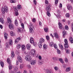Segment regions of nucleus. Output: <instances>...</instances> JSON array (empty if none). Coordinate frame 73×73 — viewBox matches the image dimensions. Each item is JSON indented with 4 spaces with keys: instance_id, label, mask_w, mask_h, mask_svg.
Returning <instances> with one entry per match:
<instances>
[{
    "instance_id": "1",
    "label": "nucleus",
    "mask_w": 73,
    "mask_h": 73,
    "mask_svg": "<svg viewBox=\"0 0 73 73\" xmlns=\"http://www.w3.org/2000/svg\"><path fill=\"white\" fill-rule=\"evenodd\" d=\"M7 20L8 23L10 24L9 26V29H11L12 30L13 29H14V25H13V24L11 23L12 22V20H11L9 17L7 19Z\"/></svg>"
},
{
    "instance_id": "2",
    "label": "nucleus",
    "mask_w": 73,
    "mask_h": 73,
    "mask_svg": "<svg viewBox=\"0 0 73 73\" xmlns=\"http://www.w3.org/2000/svg\"><path fill=\"white\" fill-rule=\"evenodd\" d=\"M45 40L42 38H41L40 39L39 42L38 44V46L39 48H42V44L44 42Z\"/></svg>"
},
{
    "instance_id": "3",
    "label": "nucleus",
    "mask_w": 73,
    "mask_h": 73,
    "mask_svg": "<svg viewBox=\"0 0 73 73\" xmlns=\"http://www.w3.org/2000/svg\"><path fill=\"white\" fill-rule=\"evenodd\" d=\"M1 10L3 14L5 13V12H8V7L7 6H5L4 8L3 7L2 8Z\"/></svg>"
},
{
    "instance_id": "4",
    "label": "nucleus",
    "mask_w": 73,
    "mask_h": 73,
    "mask_svg": "<svg viewBox=\"0 0 73 73\" xmlns=\"http://www.w3.org/2000/svg\"><path fill=\"white\" fill-rule=\"evenodd\" d=\"M49 45L50 46H54L55 49H57V46L56 44H54V43L53 42H50L49 43Z\"/></svg>"
},
{
    "instance_id": "5",
    "label": "nucleus",
    "mask_w": 73,
    "mask_h": 73,
    "mask_svg": "<svg viewBox=\"0 0 73 73\" xmlns=\"http://www.w3.org/2000/svg\"><path fill=\"white\" fill-rule=\"evenodd\" d=\"M36 50L35 49H32L31 50L30 53L31 55H32V56H34L36 54Z\"/></svg>"
},
{
    "instance_id": "6",
    "label": "nucleus",
    "mask_w": 73,
    "mask_h": 73,
    "mask_svg": "<svg viewBox=\"0 0 73 73\" xmlns=\"http://www.w3.org/2000/svg\"><path fill=\"white\" fill-rule=\"evenodd\" d=\"M17 7H13V9H14V11L15 12V15L16 16H18V15H19V13L17 12L19 11V9H17Z\"/></svg>"
},
{
    "instance_id": "7",
    "label": "nucleus",
    "mask_w": 73,
    "mask_h": 73,
    "mask_svg": "<svg viewBox=\"0 0 73 73\" xmlns=\"http://www.w3.org/2000/svg\"><path fill=\"white\" fill-rule=\"evenodd\" d=\"M25 58L26 60L28 61H31V57L29 55H26L25 57Z\"/></svg>"
},
{
    "instance_id": "8",
    "label": "nucleus",
    "mask_w": 73,
    "mask_h": 73,
    "mask_svg": "<svg viewBox=\"0 0 73 73\" xmlns=\"http://www.w3.org/2000/svg\"><path fill=\"white\" fill-rule=\"evenodd\" d=\"M64 42L65 43L64 44V46L66 48H69V46H68V40H67V39H64Z\"/></svg>"
},
{
    "instance_id": "9",
    "label": "nucleus",
    "mask_w": 73,
    "mask_h": 73,
    "mask_svg": "<svg viewBox=\"0 0 73 73\" xmlns=\"http://www.w3.org/2000/svg\"><path fill=\"white\" fill-rule=\"evenodd\" d=\"M26 48L28 50H30L31 49V44H28L26 45Z\"/></svg>"
},
{
    "instance_id": "10",
    "label": "nucleus",
    "mask_w": 73,
    "mask_h": 73,
    "mask_svg": "<svg viewBox=\"0 0 73 73\" xmlns=\"http://www.w3.org/2000/svg\"><path fill=\"white\" fill-rule=\"evenodd\" d=\"M66 5L67 6V9L68 10H70V9H72V6H71V5H70L67 4Z\"/></svg>"
},
{
    "instance_id": "11",
    "label": "nucleus",
    "mask_w": 73,
    "mask_h": 73,
    "mask_svg": "<svg viewBox=\"0 0 73 73\" xmlns=\"http://www.w3.org/2000/svg\"><path fill=\"white\" fill-rule=\"evenodd\" d=\"M17 58L18 61H19L20 62H22V59H21V58L20 56H18L17 57Z\"/></svg>"
},
{
    "instance_id": "12",
    "label": "nucleus",
    "mask_w": 73,
    "mask_h": 73,
    "mask_svg": "<svg viewBox=\"0 0 73 73\" xmlns=\"http://www.w3.org/2000/svg\"><path fill=\"white\" fill-rule=\"evenodd\" d=\"M36 60H32L31 62V64H36Z\"/></svg>"
},
{
    "instance_id": "13",
    "label": "nucleus",
    "mask_w": 73,
    "mask_h": 73,
    "mask_svg": "<svg viewBox=\"0 0 73 73\" xmlns=\"http://www.w3.org/2000/svg\"><path fill=\"white\" fill-rule=\"evenodd\" d=\"M21 40V38H20V37H19V38H17L15 40V43L17 44V42H18L19 41V40Z\"/></svg>"
},
{
    "instance_id": "14",
    "label": "nucleus",
    "mask_w": 73,
    "mask_h": 73,
    "mask_svg": "<svg viewBox=\"0 0 73 73\" xmlns=\"http://www.w3.org/2000/svg\"><path fill=\"white\" fill-rule=\"evenodd\" d=\"M21 49L22 51H24L25 48H26V47L24 45H22L21 46Z\"/></svg>"
},
{
    "instance_id": "15",
    "label": "nucleus",
    "mask_w": 73,
    "mask_h": 73,
    "mask_svg": "<svg viewBox=\"0 0 73 73\" xmlns=\"http://www.w3.org/2000/svg\"><path fill=\"white\" fill-rule=\"evenodd\" d=\"M46 10L47 12H50V8L49 7H46Z\"/></svg>"
},
{
    "instance_id": "16",
    "label": "nucleus",
    "mask_w": 73,
    "mask_h": 73,
    "mask_svg": "<svg viewBox=\"0 0 73 73\" xmlns=\"http://www.w3.org/2000/svg\"><path fill=\"white\" fill-rule=\"evenodd\" d=\"M54 37H55L56 38L58 39V35L57 34V33H54Z\"/></svg>"
},
{
    "instance_id": "17",
    "label": "nucleus",
    "mask_w": 73,
    "mask_h": 73,
    "mask_svg": "<svg viewBox=\"0 0 73 73\" xmlns=\"http://www.w3.org/2000/svg\"><path fill=\"white\" fill-rule=\"evenodd\" d=\"M0 22H1L2 24H4V19L2 18H0Z\"/></svg>"
},
{
    "instance_id": "18",
    "label": "nucleus",
    "mask_w": 73,
    "mask_h": 73,
    "mask_svg": "<svg viewBox=\"0 0 73 73\" xmlns=\"http://www.w3.org/2000/svg\"><path fill=\"white\" fill-rule=\"evenodd\" d=\"M54 15L56 16L57 18L58 19H60V18L61 17L59 13H58L57 15H56V14L55 13H54Z\"/></svg>"
},
{
    "instance_id": "19",
    "label": "nucleus",
    "mask_w": 73,
    "mask_h": 73,
    "mask_svg": "<svg viewBox=\"0 0 73 73\" xmlns=\"http://www.w3.org/2000/svg\"><path fill=\"white\" fill-rule=\"evenodd\" d=\"M63 33V37L64 38H65V36L66 35V32L65 31H63L62 32Z\"/></svg>"
},
{
    "instance_id": "20",
    "label": "nucleus",
    "mask_w": 73,
    "mask_h": 73,
    "mask_svg": "<svg viewBox=\"0 0 73 73\" xmlns=\"http://www.w3.org/2000/svg\"><path fill=\"white\" fill-rule=\"evenodd\" d=\"M43 47L44 49H47L48 48V45L46 44H44L43 46Z\"/></svg>"
},
{
    "instance_id": "21",
    "label": "nucleus",
    "mask_w": 73,
    "mask_h": 73,
    "mask_svg": "<svg viewBox=\"0 0 73 73\" xmlns=\"http://www.w3.org/2000/svg\"><path fill=\"white\" fill-rule=\"evenodd\" d=\"M30 42L31 44H33L34 42V40H33V38H30Z\"/></svg>"
},
{
    "instance_id": "22",
    "label": "nucleus",
    "mask_w": 73,
    "mask_h": 73,
    "mask_svg": "<svg viewBox=\"0 0 73 73\" xmlns=\"http://www.w3.org/2000/svg\"><path fill=\"white\" fill-rule=\"evenodd\" d=\"M58 25L60 29H62V24L60 23H59Z\"/></svg>"
},
{
    "instance_id": "23",
    "label": "nucleus",
    "mask_w": 73,
    "mask_h": 73,
    "mask_svg": "<svg viewBox=\"0 0 73 73\" xmlns=\"http://www.w3.org/2000/svg\"><path fill=\"white\" fill-rule=\"evenodd\" d=\"M70 70V67L67 68L66 69V72H69Z\"/></svg>"
},
{
    "instance_id": "24",
    "label": "nucleus",
    "mask_w": 73,
    "mask_h": 73,
    "mask_svg": "<svg viewBox=\"0 0 73 73\" xmlns=\"http://www.w3.org/2000/svg\"><path fill=\"white\" fill-rule=\"evenodd\" d=\"M17 9H21L22 7H21V5H18L17 6Z\"/></svg>"
},
{
    "instance_id": "25",
    "label": "nucleus",
    "mask_w": 73,
    "mask_h": 73,
    "mask_svg": "<svg viewBox=\"0 0 73 73\" xmlns=\"http://www.w3.org/2000/svg\"><path fill=\"white\" fill-rule=\"evenodd\" d=\"M70 41L71 44H73V38L71 37L70 38Z\"/></svg>"
},
{
    "instance_id": "26",
    "label": "nucleus",
    "mask_w": 73,
    "mask_h": 73,
    "mask_svg": "<svg viewBox=\"0 0 73 73\" xmlns=\"http://www.w3.org/2000/svg\"><path fill=\"white\" fill-rule=\"evenodd\" d=\"M7 62H8V64H11V61L10 60V59H9V58H8L7 59Z\"/></svg>"
},
{
    "instance_id": "27",
    "label": "nucleus",
    "mask_w": 73,
    "mask_h": 73,
    "mask_svg": "<svg viewBox=\"0 0 73 73\" xmlns=\"http://www.w3.org/2000/svg\"><path fill=\"white\" fill-rule=\"evenodd\" d=\"M4 35L5 38L7 40V33H4Z\"/></svg>"
},
{
    "instance_id": "28",
    "label": "nucleus",
    "mask_w": 73,
    "mask_h": 73,
    "mask_svg": "<svg viewBox=\"0 0 73 73\" xmlns=\"http://www.w3.org/2000/svg\"><path fill=\"white\" fill-rule=\"evenodd\" d=\"M59 46L60 47V49H61V50H63V49H64V47H63V46H62V45L59 44Z\"/></svg>"
},
{
    "instance_id": "29",
    "label": "nucleus",
    "mask_w": 73,
    "mask_h": 73,
    "mask_svg": "<svg viewBox=\"0 0 73 73\" xmlns=\"http://www.w3.org/2000/svg\"><path fill=\"white\" fill-rule=\"evenodd\" d=\"M44 30L45 32H48V28L47 27L45 28L44 29Z\"/></svg>"
},
{
    "instance_id": "30",
    "label": "nucleus",
    "mask_w": 73,
    "mask_h": 73,
    "mask_svg": "<svg viewBox=\"0 0 73 73\" xmlns=\"http://www.w3.org/2000/svg\"><path fill=\"white\" fill-rule=\"evenodd\" d=\"M46 38L47 41H49L50 40V37L49 36L47 35L46 36Z\"/></svg>"
},
{
    "instance_id": "31",
    "label": "nucleus",
    "mask_w": 73,
    "mask_h": 73,
    "mask_svg": "<svg viewBox=\"0 0 73 73\" xmlns=\"http://www.w3.org/2000/svg\"><path fill=\"white\" fill-rule=\"evenodd\" d=\"M59 60L60 62H61V63H62V64H63L64 63V61H63L62 59L61 58H60L59 59Z\"/></svg>"
},
{
    "instance_id": "32",
    "label": "nucleus",
    "mask_w": 73,
    "mask_h": 73,
    "mask_svg": "<svg viewBox=\"0 0 73 73\" xmlns=\"http://www.w3.org/2000/svg\"><path fill=\"white\" fill-rule=\"evenodd\" d=\"M15 23L16 26H18V23H17V19H15Z\"/></svg>"
},
{
    "instance_id": "33",
    "label": "nucleus",
    "mask_w": 73,
    "mask_h": 73,
    "mask_svg": "<svg viewBox=\"0 0 73 73\" xmlns=\"http://www.w3.org/2000/svg\"><path fill=\"white\" fill-rule=\"evenodd\" d=\"M10 35L11 36H15V33L12 31H11Z\"/></svg>"
},
{
    "instance_id": "34",
    "label": "nucleus",
    "mask_w": 73,
    "mask_h": 73,
    "mask_svg": "<svg viewBox=\"0 0 73 73\" xmlns=\"http://www.w3.org/2000/svg\"><path fill=\"white\" fill-rule=\"evenodd\" d=\"M9 44L10 45H12V40L10 39L9 40Z\"/></svg>"
},
{
    "instance_id": "35",
    "label": "nucleus",
    "mask_w": 73,
    "mask_h": 73,
    "mask_svg": "<svg viewBox=\"0 0 73 73\" xmlns=\"http://www.w3.org/2000/svg\"><path fill=\"white\" fill-rule=\"evenodd\" d=\"M18 31L19 32H21L23 31V29L21 28H19L18 29Z\"/></svg>"
},
{
    "instance_id": "36",
    "label": "nucleus",
    "mask_w": 73,
    "mask_h": 73,
    "mask_svg": "<svg viewBox=\"0 0 73 73\" xmlns=\"http://www.w3.org/2000/svg\"><path fill=\"white\" fill-rule=\"evenodd\" d=\"M46 13L48 16H49V17H50V16H51L50 13V12H49V11H47Z\"/></svg>"
},
{
    "instance_id": "37",
    "label": "nucleus",
    "mask_w": 73,
    "mask_h": 73,
    "mask_svg": "<svg viewBox=\"0 0 73 73\" xmlns=\"http://www.w3.org/2000/svg\"><path fill=\"white\" fill-rule=\"evenodd\" d=\"M11 55L12 58H13L15 56V54L13 53V51H12Z\"/></svg>"
},
{
    "instance_id": "38",
    "label": "nucleus",
    "mask_w": 73,
    "mask_h": 73,
    "mask_svg": "<svg viewBox=\"0 0 73 73\" xmlns=\"http://www.w3.org/2000/svg\"><path fill=\"white\" fill-rule=\"evenodd\" d=\"M52 59L54 60L57 61L58 60V58L57 57H54L52 58Z\"/></svg>"
},
{
    "instance_id": "39",
    "label": "nucleus",
    "mask_w": 73,
    "mask_h": 73,
    "mask_svg": "<svg viewBox=\"0 0 73 73\" xmlns=\"http://www.w3.org/2000/svg\"><path fill=\"white\" fill-rule=\"evenodd\" d=\"M9 70H11L12 68V65L11 64H9Z\"/></svg>"
},
{
    "instance_id": "40",
    "label": "nucleus",
    "mask_w": 73,
    "mask_h": 73,
    "mask_svg": "<svg viewBox=\"0 0 73 73\" xmlns=\"http://www.w3.org/2000/svg\"><path fill=\"white\" fill-rule=\"evenodd\" d=\"M20 48H21V46L20 45V44H18L17 45V49H20Z\"/></svg>"
},
{
    "instance_id": "41",
    "label": "nucleus",
    "mask_w": 73,
    "mask_h": 73,
    "mask_svg": "<svg viewBox=\"0 0 73 73\" xmlns=\"http://www.w3.org/2000/svg\"><path fill=\"white\" fill-rule=\"evenodd\" d=\"M54 69L56 71H57V70H58L59 69L58 67L57 66L54 67Z\"/></svg>"
},
{
    "instance_id": "42",
    "label": "nucleus",
    "mask_w": 73,
    "mask_h": 73,
    "mask_svg": "<svg viewBox=\"0 0 73 73\" xmlns=\"http://www.w3.org/2000/svg\"><path fill=\"white\" fill-rule=\"evenodd\" d=\"M30 32V33H32L33 32V29H31V28L29 29Z\"/></svg>"
},
{
    "instance_id": "43",
    "label": "nucleus",
    "mask_w": 73,
    "mask_h": 73,
    "mask_svg": "<svg viewBox=\"0 0 73 73\" xmlns=\"http://www.w3.org/2000/svg\"><path fill=\"white\" fill-rule=\"evenodd\" d=\"M10 2L11 3H16V1L14 0H10Z\"/></svg>"
},
{
    "instance_id": "44",
    "label": "nucleus",
    "mask_w": 73,
    "mask_h": 73,
    "mask_svg": "<svg viewBox=\"0 0 73 73\" xmlns=\"http://www.w3.org/2000/svg\"><path fill=\"white\" fill-rule=\"evenodd\" d=\"M57 49V53H58V54H60V53L61 52L60 50H59L58 49H57H57Z\"/></svg>"
},
{
    "instance_id": "45",
    "label": "nucleus",
    "mask_w": 73,
    "mask_h": 73,
    "mask_svg": "<svg viewBox=\"0 0 73 73\" xmlns=\"http://www.w3.org/2000/svg\"><path fill=\"white\" fill-rule=\"evenodd\" d=\"M24 64H21L20 65V69H22V68H23V67H24Z\"/></svg>"
},
{
    "instance_id": "46",
    "label": "nucleus",
    "mask_w": 73,
    "mask_h": 73,
    "mask_svg": "<svg viewBox=\"0 0 73 73\" xmlns=\"http://www.w3.org/2000/svg\"><path fill=\"white\" fill-rule=\"evenodd\" d=\"M66 16L67 17H70V14L69 13H67L66 14Z\"/></svg>"
},
{
    "instance_id": "47",
    "label": "nucleus",
    "mask_w": 73,
    "mask_h": 73,
    "mask_svg": "<svg viewBox=\"0 0 73 73\" xmlns=\"http://www.w3.org/2000/svg\"><path fill=\"white\" fill-rule=\"evenodd\" d=\"M21 26L22 28H23V29H24V23H21Z\"/></svg>"
},
{
    "instance_id": "48",
    "label": "nucleus",
    "mask_w": 73,
    "mask_h": 73,
    "mask_svg": "<svg viewBox=\"0 0 73 73\" xmlns=\"http://www.w3.org/2000/svg\"><path fill=\"white\" fill-rule=\"evenodd\" d=\"M65 29L66 30H68L69 29V27H68V25H66L65 26Z\"/></svg>"
},
{
    "instance_id": "49",
    "label": "nucleus",
    "mask_w": 73,
    "mask_h": 73,
    "mask_svg": "<svg viewBox=\"0 0 73 73\" xmlns=\"http://www.w3.org/2000/svg\"><path fill=\"white\" fill-rule=\"evenodd\" d=\"M45 70L46 73H49V70L46 69Z\"/></svg>"
},
{
    "instance_id": "50",
    "label": "nucleus",
    "mask_w": 73,
    "mask_h": 73,
    "mask_svg": "<svg viewBox=\"0 0 73 73\" xmlns=\"http://www.w3.org/2000/svg\"><path fill=\"white\" fill-rule=\"evenodd\" d=\"M62 66L64 68H66V64H63L62 65Z\"/></svg>"
},
{
    "instance_id": "51",
    "label": "nucleus",
    "mask_w": 73,
    "mask_h": 73,
    "mask_svg": "<svg viewBox=\"0 0 73 73\" xmlns=\"http://www.w3.org/2000/svg\"><path fill=\"white\" fill-rule=\"evenodd\" d=\"M37 43L35 42H34L33 43V45L35 46H37Z\"/></svg>"
},
{
    "instance_id": "52",
    "label": "nucleus",
    "mask_w": 73,
    "mask_h": 73,
    "mask_svg": "<svg viewBox=\"0 0 73 73\" xmlns=\"http://www.w3.org/2000/svg\"><path fill=\"white\" fill-rule=\"evenodd\" d=\"M39 23L40 27H42V23H41V21H39Z\"/></svg>"
},
{
    "instance_id": "53",
    "label": "nucleus",
    "mask_w": 73,
    "mask_h": 73,
    "mask_svg": "<svg viewBox=\"0 0 73 73\" xmlns=\"http://www.w3.org/2000/svg\"><path fill=\"white\" fill-rule=\"evenodd\" d=\"M34 27V26H33V25H32L30 26V28L31 29H33V28Z\"/></svg>"
},
{
    "instance_id": "54",
    "label": "nucleus",
    "mask_w": 73,
    "mask_h": 73,
    "mask_svg": "<svg viewBox=\"0 0 73 73\" xmlns=\"http://www.w3.org/2000/svg\"><path fill=\"white\" fill-rule=\"evenodd\" d=\"M58 2V0H55V3L56 4H57Z\"/></svg>"
},
{
    "instance_id": "55",
    "label": "nucleus",
    "mask_w": 73,
    "mask_h": 73,
    "mask_svg": "<svg viewBox=\"0 0 73 73\" xmlns=\"http://www.w3.org/2000/svg\"><path fill=\"white\" fill-rule=\"evenodd\" d=\"M33 3L35 5H36V4H37V2L36 0H34L33 1Z\"/></svg>"
},
{
    "instance_id": "56",
    "label": "nucleus",
    "mask_w": 73,
    "mask_h": 73,
    "mask_svg": "<svg viewBox=\"0 0 73 73\" xmlns=\"http://www.w3.org/2000/svg\"><path fill=\"white\" fill-rule=\"evenodd\" d=\"M38 58L39 59V60H41L42 59V57H41V56L40 55L38 56Z\"/></svg>"
},
{
    "instance_id": "57",
    "label": "nucleus",
    "mask_w": 73,
    "mask_h": 73,
    "mask_svg": "<svg viewBox=\"0 0 73 73\" xmlns=\"http://www.w3.org/2000/svg\"><path fill=\"white\" fill-rule=\"evenodd\" d=\"M65 62H68V59L67 58H66L65 59Z\"/></svg>"
},
{
    "instance_id": "58",
    "label": "nucleus",
    "mask_w": 73,
    "mask_h": 73,
    "mask_svg": "<svg viewBox=\"0 0 73 73\" xmlns=\"http://www.w3.org/2000/svg\"><path fill=\"white\" fill-rule=\"evenodd\" d=\"M15 69V72H17L18 70V68L17 67H16Z\"/></svg>"
},
{
    "instance_id": "59",
    "label": "nucleus",
    "mask_w": 73,
    "mask_h": 73,
    "mask_svg": "<svg viewBox=\"0 0 73 73\" xmlns=\"http://www.w3.org/2000/svg\"><path fill=\"white\" fill-rule=\"evenodd\" d=\"M49 73H53V72L52 71V70L50 69L49 70Z\"/></svg>"
},
{
    "instance_id": "60",
    "label": "nucleus",
    "mask_w": 73,
    "mask_h": 73,
    "mask_svg": "<svg viewBox=\"0 0 73 73\" xmlns=\"http://www.w3.org/2000/svg\"><path fill=\"white\" fill-rule=\"evenodd\" d=\"M33 23H35L36 21V19L35 18H33Z\"/></svg>"
},
{
    "instance_id": "61",
    "label": "nucleus",
    "mask_w": 73,
    "mask_h": 73,
    "mask_svg": "<svg viewBox=\"0 0 73 73\" xmlns=\"http://www.w3.org/2000/svg\"><path fill=\"white\" fill-rule=\"evenodd\" d=\"M62 7V4L61 3H60L59 5V8H61Z\"/></svg>"
},
{
    "instance_id": "62",
    "label": "nucleus",
    "mask_w": 73,
    "mask_h": 73,
    "mask_svg": "<svg viewBox=\"0 0 73 73\" xmlns=\"http://www.w3.org/2000/svg\"><path fill=\"white\" fill-rule=\"evenodd\" d=\"M66 50L67 53H69V50H68V49H66Z\"/></svg>"
},
{
    "instance_id": "63",
    "label": "nucleus",
    "mask_w": 73,
    "mask_h": 73,
    "mask_svg": "<svg viewBox=\"0 0 73 73\" xmlns=\"http://www.w3.org/2000/svg\"><path fill=\"white\" fill-rule=\"evenodd\" d=\"M45 3L46 4H48V1H47V0H45Z\"/></svg>"
},
{
    "instance_id": "64",
    "label": "nucleus",
    "mask_w": 73,
    "mask_h": 73,
    "mask_svg": "<svg viewBox=\"0 0 73 73\" xmlns=\"http://www.w3.org/2000/svg\"><path fill=\"white\" fill-rule=\"evenodd\" d=\"M23 73H28V72H27V71H26V70H24Z\"/></svg>"
}]
</instances>
